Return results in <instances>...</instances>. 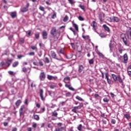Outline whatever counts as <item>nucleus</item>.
I'll return each mask as SVG.
<instances>
[{
    "label": "nucleus",
    "instance_id": "nucleus-28",
    "mask_svg": "<svg viewBox=\"0 0 131 131\" xmlns=\"http://www.w3.org/2000/svg\"><path fill=\"white\" fill-rule=\"evenodd\" d=\"M73 26L74 27V28L76 29L77 31H78V26L76 25V24H75L74 23H73Z\"/></svg>",
    "mask_w": 131,
    "mask_h": 131
},
{
    "label": "nucleus",
    "instance_id": "nucleus-29",
    "mask_svg": "<svg viewBox=\"0 0 131 131\" xmlns=\"http://www.w3.org/2000/svg\"><path fill=\"white\" fill-rule=\"evenodd\" d=\"M97 55H98V56H99V57H101V58H104V55L103 54V53H102L99 51H97Z\"/></svg>",
    "mask_w": 131,
    "mask_h": 131
},
{
    "label": "nucleus",
    "instance_id": "nucleus-58",
    "mask_svg": "<svg viewBox=\"0 0 131 131\" xmlns=\"http://www.w3.org/2000/svg\"><path fill=\"white\" fill-rule=\"evenodd\" d=\"M36 106L37 108H40V104H39V103H36Z\"/></svg>",
    "mask_w": 131,
    "mask_h": 131
},
{
    "label": "nucleus",
    "instance_id": "nucleus-49",
    "mask_svg": "<svg viewBox=\"0 0 131 131\" xmlns=\"http://www.w3.org/2000/svg\"><path fill=\"white\" fill-rule=\"evenodd\" d=\"M78 19L80 20V21H83V20H84V18H83V17H82L81 16H79L78 17Z\"/></svg>",
    "mask_w": 131,
    "mask_h": 131
},
{
    "label": "nucleus",
    "instance_id": "nucleus-48",
    "mask_svg": "<svg viewBox=\"0 0 131 131\" xmlns=\"http://www.w3.org/2000/svg\"><path fill=\"white\" fill-rule=\"evenodd\" d=\"M57 17V14L54 13L52 16V19H55V18Z\"/></svg>",
    "mask_w": 131,
    "mask_h": 131
},
{
    "label": "nucleus",
    "instance_id": "nucleus-50",
    "mask_svg": "<svg viewBox=\"0 0 131 131\" xmlns=\"http://www.w3.org/2000/svg\"><path fill=\"white\" fill-rule=\"evenodd\" d=\"M99 36L100 37H106V35L104 34L103 33H100Z\"/></svg>",
    "mask_w": 131,
    "mask_h": 131
},
{
    "label": "nucleus",
    "instance_id": "nucleus-3",
    "mask_svg": "<svg viewBox=\"0 0 131 131\" xmlns=\"http://www.w3.org/2000/svg\"><path fill=\"white\" fill-rule=\"evenodd\" d=\"M121 38L122 39L124 45H125L127 47H129V43L127 41V38H126V36H125V34L122 33L120 35Z\"/></svg>",
    "mask_w": 131,
    "mask_h": 131
},
{
    "label": "nucleus",
    "instance_id": "nucleus-14",
    "mask_svg": "<svg viewBox=\"0 0 131 131\" xmlns=\"http://www.w3.org/2000/svg\"><path fill=\"white\" fill-rule=\"evenodd\" d=\"M51 56L53 59H56V60H60L59 58H57V54L55 52L51 51Z\"/></svg>",
    "mask_w": 131,
    "mask_h": 131
},
{
    "label": "nucleus",
    "instance_id": "nucleus-1",
    "mask_svg": "<svg viewBox=\"0 0 131 131\" xmlns=\"http://www.w3.org/2000/svg\"><path fill=\"white\" fill-rule=\"evenodd\" d=\"M50 34L53 36L52 38L50 39V40L51 41V42L57 41L59 38V36H60V33H58V31L57 30V29L55 27H53L51 28L50 31Z\"/></svg>",
    "mask_w": 131,
    "mask_h": 131
},
{
    "label": "nucleus",
    "instance_id": "nucleus-22",
    "mask_svg": "<svg viewBox=\"0 0 131 131\" xmlns=\"http://www.w3.org/2000/svg\"><path fill=\"white\" fill-rule=\"evenodd\" d=\"M52 116L54 117H58V113L57 112V111L55 110L54 112H52Z\"/></svg>",
    "mask_w": 131,
    "mask_h": 131
},
{
    "label": "nucleus",
    "instance_id": "nucleus-16",
    "mask_svg": "<svg viewBox=\"0 0 131 131\" xmlns=\"http://www.w3.org/2000/svg\"><path fill=\"white\" fill-rule=\"evenodd\" d=\"M10 16L13 19L16 18L17 17V12L15 11L11 12Z\"/></svg>",
    "mask_w": 131,
    "mask_h": 131
},
{
    "label": "nucleus",
    "instance_id": "nucleus-42",
    "mask_svg": "<svg viewBox=\"0 0 131 131\" xmlns=\"http://www.w3.org/2000/svg\"><path fill=\"white\" fill-rule=\"evenodd\" d=\"M35 36L36 39H38L39 38V33L35 34Z\"/></svg>",
    "mask_w": 131,
    "mask_h": 131
},
{
    "label": "nucleus",
    "instance_id": "nucleus-7",
    "mask_svg": "<svg viewBox=\"0 0 131 131\" xmlns=\"http://www.w3.org/2000/svg\"><path fill=\"white\" fill-rule=\"evenodd\" d=\"M39 79H40V80L43 81V80L46 79V73L43 72L40 73L39 75Z\"/></svg>",
    "mask_w": 131,
    "mask_h": 131
},
{
    "label": "nucleus",
    "instance_id": "nucleus-39",
    "mask_svg": "<svg viewBox=\"0 0 131 131\" xmlns=\"http://www.w3.org/2000/svg\"><path fill=\"white\" fill-rule=\"evenodd\" d=\"M31 49L34 51H37V47L36 46H31Z\"/></svg>",
    "mask_w": 131,
    "mask_h": 131
},
{
    "label": "nucleus",
    "instance_id": "nucleus-33",
    "mask_svg": "<svg viewBox=\"0 0 131 131\" xmlns=\"http://www.w3.org/2000/svg\"><path fill=\"white\" fill-rule=\"evenodd\" d=\"M27 33V36L29 37L30 36V35H31V31L29 30L28 31L26 32Z\"/></svg>",
    "mask_w": 131,
    "mask_h": 131
},
{
    "label": "nucleus",
    "instance_id": "nucleus-41",
    "mask_svg": "<svg viewBox=\"0 0 131 131\" xmlns=\"http://www.w3.org/2000/svg\"><path fill=\"white\" fill-rule=\"evenodd\" d=\"M111 122L112 124H115V123H116V120H115V119H112Z\"/></svg>",
    "mask_w": 131,
    "mask_h": 131
},
{
    "label": "nucleus",
    "instance_id": "nucleus-56",
    "mask_svg": "<svg viewBox=\"0 0 131 131\" xmlns=\"http://www.w3.org/2000/svg\"><path fill=\"white\" fill-rule=\"evenodd\" d=\"M25 104L26 105H28V99H26L25 101Z\"/></svg>",
    "mask_w": 131,
    "mask_h": 131
},
{
    "label": "nucleus",
    "instance_id": "nucleus-37",
    "mask_svg": "<svg viewBox=\"0 0 131 131\" xmlns=\"http://www.w3.org/2000/svg\"><path fill=\"white\" fill-rule=\"evenodd\" d=\"M22 71L23 72H24L25 73H26L27 72V69L26 67H23L22 68Z\"/></svg>",
    "mask_w": 131,
    "mask_h": 131
},
{
    "label": "nucleus",
    "instance_id": "nucleus-21",
    "mask_svg": "<svg viewBox=\"0 0 131 131\" xmlns=\"http://www.w3.org/2000/svg\"><path fill=\"white\" fill-rule=\"evenodd\" d=\"M103 27L106 31H107V32H110V29L109 28V27H108V26H107V25H103Z\"/></svg>",
    "mask_w": 131,
    "mask_h": 131
},
{
    "label": "nucleus",
    "instance_id": "nucleus-10",
    "mask_svg": "<svg viewBox=\"0 0 131 131\" xmlns=\"http://www.w3.org/2000/svg\"><path fill=\"white\" fill-rule=\"evenodd\" d=\"M111 20L112 21V22H116V23H118V22H119V21H120V19H119V18L116 17V16H113L112 17H111Z\"/></svg>",
    "mask_w": 131,
    "mask_h": 131
},
{
    "label": "nucleus",
    "instance_id": "nucleus-53",
    "mask_svg": "<svg viewBox=\"0 0 131 131\" xmlns=\"http://www.w3.org/2000/svg\"><path fill=\"white\" fill-rule=\"evenodd\" d=\"M59 52L60 54H62V55H65V53H64V49H61Z\"/></svg>",
    "mask_w": 131,
    "mask_h": 131
},
{
    "label": "nucleus",
    "instance_id": "nucleus-27",
    "mask_svg": "<svg viewBox=\"0 0 131 131\" xmlns=\"http://www.w3.org/2000/svg\"><path fill=\"white\" fill-rule=\"evenodd\" d=\"M18 65H19V62L18 61H15L14 62H13V64H12V67L15 68V67H17V66H18Z\"/></svg>",
    "mask_w": 131,
    "mask_h": 131
},
{
    "label": "nucleus",
    "instance_id": "nucleus-36",
    "mask_svg": "<svg viewBox=\"0 0 131 131\" xmlns=\"http://www.w3.org/2000/svg\"><path fill=\"white\" fill-rule=\"evenodd\" d=\"M89 64H90V65L94 64V62H95V61L94 60V58H92V59L89 60Z\"/></svg>",
    "mask_w": 131,
    "mask_h": 131
},
{
    "label": "nucleus",
    "instance_id": "nucleus-43",
    "mask_svg": "<svg viewBox=\"0 0 131 131\" xmlns=\"http://www.w3.org/2000/svg\"><path fill=\"white\" fill-rule=\"evenodd\" d=\"M44 111H46V107H41L40 108V112H41V113H43Z\"/></svg>",
    "mask_w": 131,
    "mask_h": 131
},
{
    "label": "nucleus",
    "instance_id": "nucleus-45",
    "mask_svg": "<svg viewBox=\"0 0 131 131\" xmlns=\"http://www.w3.org/2000/svg\"><path fill=\"white\" fill-rule=\"evenodd\" d=\"M32 127H34V128H36L37 127V124L33 123Z\"/></svg>",
    "mask_w": 131,
    "mask_h": 131
},
{
    "label": "nucleus",
    "instance_id": "nucleus-2",
    "mask_svg": "<svg viewBox=\"0 0 131 131\" xmlns=\"http://www.w3.org/2000/svg\"><path fill=\"white\" fill-rule=\"evenodd\" d=\"M112 77L115 81H119L120 83H122L123 82V80H122V78H121V77L119 75H116L113 74H112Z\"/></svg>",
    "mask_w": 131,
    "mask_h": 131
},
{
    "label": "nucleus",
    "instance_id": "nucleus-60",
    "mask_svg": "<svg viewBox=\"0 0 131 131\" xmlns=\"http://www.w3.org/2000/svg\"><path fill=\"white\" fill-rule=\"evenodd\" d=\"M94 97H95V98H100V95L96 94H95Z\"/></svg>",
    "mask_w": 131,
    "mask_h": 131
},
{
    "label": "nucleus",
    "instance_id": "nucleus-51",
    "mask_svg": "<svg viewBox=\"0 0 131 131\" xmlns=\"http://www.w3.org/2000/svg\"><path fill=\"white\" fill-rule=\"evenodd\" d=\"M103 102H105V103H108L109 102V100H108L107 98H104L103 99Z\"/></svg>",
    "mask_w": 131,
    "mask_h": 131
},
{
    "label": "nucleus",
    "instance_id": "nucleus-59",
    "mask_svg": "<svg viewBox=\"0 0 131 131\" xmlns=\"http://www.w3.org/2000/svg\"><path fill=\"white\" fill-rule=\"evenodd\" d=\"M19 41H20V42H21L22 43H23V42H24V39L23 38H21L19 39Z\"/></svg>",
    "mask_w": 131,
    "mask_h": 131
},
{
    "label": "nucleus",
    "instance_id": "nucleus-34",
    "mask_svg": "<svg viewBox=\"0 0 131 131\" xmlns=\"http://www.w3.org/2000/svg\"><path fill=\"white\" fill-rule=\"evenodd\" d=\"M68 1L71 5H74V4H75V1H74V0H68Z\"/></svg>",
    "mask_w": 131,
    "mask_h": 131
},
{
    "label": "nucleus",
    "instance_id": "nucleus-11",
    "mask_svg": "<svg viewBox=\"0 0 131 131\" xmlns=\"http://www.w3.org/2000/svg\"><path fill=\"white\" fill-rule=\"evenodd\" d=\"M40 97L42 101H45L46 100V98L43 97V90L42 89L40 90Z\"/></svg>",
    "mask_w": 131,
    "mask_h": 131
},
{
    "label": "nucleus",
    "instance_id": "nucleus-44",
    "mask_svg": "<svg viewBox=\"0 0 131 131\" xmlns=\"http://www.w3.org/2000/svg\"><path fill=\"white\" fill-rule=\"evenodd\" d=\"M39 9V10H40V11H42V12H45V7L42 6H40Z\"/></svg>",
    "mask_w": 131,
    "mask_h": 131
},
{
    "label": "nucleus",
    "instance_id": "nucleus-46",
    "mask_svg": "<svg viewBox=\"0 0 131 131\" xmlns=\"http://www.w3.org/2000/svg\"><path fill=\"white\" fill-rule=\"evenodd\" d=\"M45 62L46 63H50V59H49V58L48 57L45 58Z\"/></svg>",
    "mask_w": 131,
    "mask_h": 131
},
{
    "label": "nucleus",
    "instance_id": "nucleus-32",
    "mask_svg": "<svg viewBox=\"0 0 131 131\" xmlns=\"http://www.w3.org/2000/svg\"><path fill=\"white\" fill-rule=\"evenodd\" d=\"M34 119L35 120H38L39 119V116L37 115H33Z\"/></svg>",
    "mask_w": 131,
    "mask_h": 131
},
{
    "label": "nucleus",
    "instance_id": "nucleus-17",
    "mask_svg": "<svg viewBox=\"0 0 131 131\" xmlns=\"http://www.w3.org/2000/svg\"><path fill=\"white\" fill-rule=\"evenodd\" d=\"M65 86H66V88H68V89H70L71 91H75V89H74V88H72L71 86V85H69L68 84H66Z\"/></svg>",
    "mask_w": 131,
    "mask_h": 131
},
{
    "label": "nucleus",
    "instance_id": "nucleus-63",
    "mask_svg": "<svg viewBox=\"0 0 131 131\" xmlns=\"http://www.w3.org/2000/svg\"><path fill=\"white\" fill-rule=\"evenodd\" d=\"M62 123H57V125L59 127H60V126H62Z\"/></svg>",
    "mask_w": 131,
    "mask_h": 131
},
{
    "label": "nucleus",
    "instance_id": "nucleus-19",
    "mask_svg": "<svg viewBox=\"0 0 131 131\" xmlns=\"http://www.w3.org/2000/svg\"><path fill=\"white\" fill-rule=\"evenodd\" d=\"M92 24L94 30H97V29H98V26H97V23H96V21H93Z\"/></svg>",
    "mask_w": 131,
    "mask_h": 131
},
{
    "label": "nucleus",
    "instance_id": "nucleus-35",
    "mask_svg": "<svg viewBox=\"0 0 131 131\" xmlns=\"http://www.w3.org/2000/svg\"><path fill=\"white\" fill-rule=\"evenodd\" d=\"M76 99H77V100H78V101H84L83 100V99L81 98V97L78 96H76Z\"/></svg>",
    "mask_w": 131,
    "mask_h": 131
},
{
    "label": "nucleus",
    "instance_id": "nucleus-25",
    "mask_svg": "<svg viewBox=\"0 0 131 131\" xmlns=\"http://www.w3.org/2000/svg\"><path fill=\"white\" fill-rule=\"evenodd\" d=\"M21 103H22V101H21V100H18L16 102H15V105L16 106L19 107V106H20V104H21Z\"/></svg>",
    "mask_w": 131,
    "mask_h": 131
},
{
    "label": "nucleus",
    "instance_id": "nucleus-40",
    "mask_svg": "<svg viewBox=\"0 0 131 131\" xmlns=\"http://www.w3.org/2000/svg\"><path fill=\"white\" fill-rule=\"evenodd\" d=\"M67 21H68V16L66 15L64 18H63V21L67 22Z\"/></svg>",
    "mask_w": 131,
    "mask_h": 131
},
{
    "label": "nucleus",
    "instance_id": "nucleus-9",
    "mask_svg": "<svg viewBox=\"0 0 131 131\" xmlns=\"http://www.w3.org/2000/svg\"><path fill=\"white\" fill-rule=\"evenodd\" d=\"M42 36L43 39H47V38H48V32L46 30L43 31L42 32Z\"/></svg>",
    "mask_w": 131,
    "mask_h": 131
},
{
    "label": "nucleus",
    "instance_id": "nucleus-18",
    "mask_svg": "<svg viewBox=\"0 0 131 131\" xmlns=\"http://www.w3.org/2000/svg\"><path fill=\"white\" fill-rule=\"evenodd\" d=\"M105 78H106V79H107V83L109 84H111V80L110 79H109V75L108 74V73L105 74Z\"/></svg>",
    "mask_w": 131,
    "mask_h": 131
},
{
    "label": "nucleus",
    "instance_id": "nucleus-23",
    "mask_svg": "<svg viewBox=\"0 0 131 131\" xmlns=\"http://www.w3.org/2000/svg\"><path fill=\"white\" fill-rule=\"evenodd\" d=\"M118 51L119 52V54H122V52L124 51V50H123V47H121L120 46L118 48Z\"/></svg>",
    "mask_w": 131,
    "mask_h": 131
},
{
    "label": "nucleus",
    "instance_id": "nucleus-64",
    "mask_svg": "<svg viewBox=\"0 0 131 131\" xmlns=\"http://www.w3.org/2000/svg\"><path fill=\"white\" fill-rule=\"evenodd\" d=\"M127 73L129 76H131V71H127Z\"/></svg>",
    "mask_w": 131,
    "mask_h": 131
},
{
    "label": "nucleus",
    "instance_id": "nucleus-54",
    "mask_svg": "<svg viewBox=\"0 0 131 131\" xmlns=\"http://www.w3.org/2000/svg\"><path fill=\"white\" fill-rule=\"evenodd\" d=\"M29 56H34L35 53L34 52H30L29 53Z\"/></svg>",
    "mask_w": 131,
    "mask_h": 131
},
{
    "label": "nucleus",
    "instance_id": "nucleus-26",
    "mask_svg": "<svg viewBox=\"0 0 131 131\" xmlns=\"http://www.w3.org/2000/svg\"><path fill=\"white\" fill-rule=\"evenodd\" d=\"M79 7L81 10H83L84 12H85V6H84V5H79Z\"/></svg>",
    "mask_w": 131,
    "mask_h": 131
},
{
    "label": "nucleus",
    "instance_id": "nucleus-15",
    "mask_svg": "<svg viewBox=\"0 0 131 131\" xmlns=\"http://www.w3.org/2000/svg\"><path fill=\"white\" fill-rule=\"evenodd\" d=\"M62 130H66V126L57 127V128H56L55 130V131H62Z\"/></svg>",
    "mask_w": 131,
    "mask_h": 131
},
{
    "label": "nucleus",
    "instance_id": "nucleus-6",
    "mask_svg": "<svg viewBox=\"0 0 131 131\" xmlns=\"http://www.w3.org/2000/svg\"><path fill=\"white\" fill-rule=\"evenodd\" d=\"M105 17V13L102 12H99V13L98 14V17L100 22H103V17Z\"/></svg>",
    "mask_w": 131,
    "mask_h": 131
},
{
    "label": "nucleus",
    "instance_id": "nucleus-30",
    "mask_svg": "<svg viewBox=\"0 0 131 131\" xmlns=\"http://www.w3.org/2000/svg\"><path fill=\"white\" fill-rule=\"evenodd\" d=\"M124 116L126 118V119H127V120L130 119V116H129V115H128V114H124Z\"/></svg>",
    "mask_w": 131,
    "mask_h": 131
},
{
    "label": "nucleus",
    "instance_id": "nucleus-61",
    "mask_svg": "<svg viewBox=\"0 0 131 131\" xmlns=\"http://www.w3.org/2000/svg\"><path fill=\"white\" fill-rule=\"evenodd\" d=\"M71 46L72 48H75V44L74 43H71Z\"/></svg>",
    "mask_w": 131,
    "mask_h": 131
},
{
    "label": "nucleus",
    "instance_id": "nucleus-47",
    "mask_svg": "<svg viewBox=\"0 0 131 131\" xmlns=\"http://www.w3.org/2000/svg\"><path fill=\"white\" fill-rule=\"evenodd\" d=\"M8 73L10 74V75H15V73L13 71H10L8 72Z\"/></svg>",
    "mask_w": 131,
    "mask_h": 131
},
{
    "label": "nucleus",
    "instance_id": "nucleus-31",
    "mask_svg": "<svg viewBox=\"0 0 131 131\" xmlns=\"http://www.w3.org/2000/svg\"><path fill=\"white\" fill-rule=\"evenodd\" d=\"M78 130L82 131V125L81 124H79L77 127Z\"/></svg>",
    "mask_w": 131,
    "mask_h": 131
},
{
    "label": "nucleus",
    "instance_id": "nucleus-13",
    "mask_svg": "<svg viewBox=\"0 0 131 131\" xmlns=\"http://www.w3.org/2000/svg\"><path fill=\"white\" fill-rule=\"evenodd\" d=\"M80 106H74V108L72 110V112L77 114V110H80Z\"/></svg>",
    "mask_w": 131,
    "mask_h": 131
},
{
    "label": "nucleus",
    "instance_id": "nucleus-55",
    "mask_svg": "<svg viewBox=\"0 0 131 131\" xmlns=\"http://www.w3.org/2000/svg\"><path fill=\"white\" fill-rule=\"evenodd\" d=\"M55 88H57V85H50V89H54Z\"/></svg>",
    "mask_w": 131,
    "mask_h": 131
},
{
    "label": "nucleus",
    "instance_id": "nucleus-4",
    "mask_svg": "<svg viewBox=\"0 0 131 131\" xmlns=\"http://www.w3.org/2000/svg\"><path fill=\"white\" fill-rule=\"evenodd\" d=\"M30 5V4H29V3H27L25 7H24L21 9V12H22V13L28 12V8H29Z\"/></svg>",
    "mask_w": 131,
    "mask_h": 131
},
{
    "label": "nucleus",
    "instance_id": "nucleus-62",
    "mask_svg": "<svg viewBox=\"0 0 131 131\" xmlns=\"http://www.w3.org/2000/svg\"><path fill=\"white\" fill-rule=\"evenodd\" d=\"M39 64H40V66H42L43 65V62H42V61H39Z\"/></svg>",
    "mask_w": 131,
    "mask_h": 131
},
{
    "label": "nucleus",
    "instance_id": "nucleus-57",
    "mask_svg": "<svg viewBox=\"0 0 131 131\" xmlns=\"http://www.w3.org/2000/svg\"><path fill=\"white\" fill-rule=\"evenodd\" d=\"M102 122L103 123V124H107V121L106 120H102Z\"/></svg>",
    "mask_w": 131,
    "mask_h": 131
},
{
    "label": "nucleus",
    "instance_id": "nucleus-12",
    "mask_svg": "<svg viewBox=\"0 0 131 131\" xmlns=\"http://www.w3.org/2000/svg\"><path fill=\"white\" fill-rule=\"evenodd\" d=\"M24 109H25V106L24 105H22L20 106V108L19 109V115L20 116H22L23 115V110H24Z\"/></svg>",
    "mask_w": 131,
    "mask_h": 131
},
{
    "label": "nucleus",
    "instance_id": "nucleus-5",
    "mask_svg": "<svg viewBox=\"0 0 131 131\" xmlns=\"http://www.w3.org/2000/svg\"><path fill=\"white\" fill-rule=\"evenodd\" d=\"M123 63L124 64H127V62L128 61V55H127V53H125L123 56Z\"/></svg>",
    "mask_w": 131,
    "mask_h": 131
},
{
    "label": "nucleus",
    "instance_id": "nucleus-20",
    "mask_svg": "<svg viewBox=\"0 0 131 131\" xmlns=\"http://www.w3.org/2000/svg\"><path fill=\"white\" fill-rule=\"evenodd\" d=\"M83 69H84V67H83V66L80 65L79 67L78 72L79 73H81V72H82V71H83Z\"/></svg>",
    "mask_w": 131,
    "mask_h": 131
},
{
    "label": "nucleus",
    "instance_id": "nucleus-24",
    "mask_svg": "<svg viewBox=\"0 0 131 131\" xmlns=\"http://www.w3.org/2000/svg\"><path fill=\"white\" fill-rule=\"evenodd\" d=\"M82 38H83L85 40H90V36L89 35H82Z\"/></svg>",
    "mask_w": 131,
    "mask_h": 131
},
{
    "label": "nucleus",
    "instance_id": "nucleus-52",
    "mask_svg": "<svg viewBox=\"0 0 131 131\" xmlns=\"http://www.w3.org/2000/svg\"><path fill=\"white\" fill-rule=\"evenodd\" d=\"M24 55H18L17 56V58L18 59H21V58H24Z\"/></svg>",
    "mask_w": 131,
    "mask_h": 131
},
{
    "label": "nucleus",
    "instance_id": "nucleus-8",
    "mask_svg": "<svg viewBox=\"0 0 131 131\" xmlns=\"http://www.w3.org/2000/svg\"><path fill=\"white\" fill-rule=\"evenodd\" d=\"M47 78L48 79H49V80H57V79H58V77L48 75Z\"/></svg>",
    "mask_w": 131,
    "mask_h": 131
},
{
    "label": "nucleus",
    "instance_id": "nucleus-38",
    "mask_svg": "<svg viewBox=\"0 0 131 131\" xmlns=\"http://www.w3.org/2000/svg\"><path fill=\"white\" fill-rule=\"evenodd\" d=\"M70 77H65L63 79V81H70Z\"/></svg>",
    "mask_w": 131,
    "mask_h": 131
}]
</instances>
